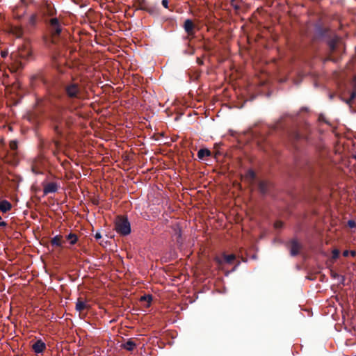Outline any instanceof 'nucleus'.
<instances>
[{
    "instance_id": "obj_26",
    "label": "nucleus",
    "mask_w": 356,
    "mask_h": 356,
    "mask_svg": "<svg viewBox=\"0 0 356 356\" xmlns=\"http://www.w3.org/2000/svg\"><path fill=\"white\" fill-rule=\"evenodd\" d=\"M161 3L164 8H168V0H162Z\"/></svg>"
},
{
    "instance_id": "obj_28",
    "label": "nucleus",
    "mask_w": 356,
    "mask_h": 356,
    "mask_svg": "<svg viewBox=\"0 0 356 356\" xmlns=\"http://www.w3.org/2000/svg\"><path fill=\"white\" fill-rule=\"evenodd\" d=\"M350 255L352 256V257H355L356 256V251L355 250H350Z\"/></svg>"
},
{
    "instance_id": "obj_15",
    "label": "nucleus",
    "mask_w": 356,
    "mask_h": 356,
    "mask_svg": "<svg viewBox=\"0 0 356 356\" xmlns=\"http://www.w3.org/2000/svg\"><path fill=\"white\" fill-rule=\"evenodd\" d=\"M211 151L208 149H200L197 152L199 159H203L204 157L211 156Z\"/></svg>"
},
{
    "instance_id": "obj_8",
    "label": "nucleus",
    "mask_w": 356,
    "mask_h": 356,
    "mask_svg": "<svg viewBox=\"0 0 356 356\" xmlns=\"http://www.w3.org/2000/svg\"><path fill=\"white\" fill-rule=\"evenodd\" d=\"M32 349L35 353H42L46 349V344L42 340H37L33 345Z\"/></svg>"
},
{
    "instance_id": "obj_14",
    "label": "nucleus",
    "mask_w": 356,
    "mask_h": 356,
    "mask_svg": "<svg viewBox=\"0 0 356 356\" xmlns=\"http://www.w3.org/2000/svg\"><path fill=\"white\" fill-rule=\"evenodd\" d=\"M66 241L63 235H57L54 236L51 240V245H61L65 243Z\"/></svg>"
},
{
    "instance_id": "obj_24",
    "label": "nucleus",
    "mask_w": 356,
    "mask_h": 356,
    "mask_svg": "<svg viewBox=\"0 0 356 356\" xmlns=\"http://www.w3.org/2000/svg\"><path fill=\"white\" fill-rule=\"evenodd\" d=\"M10 147L11 149L15 150L17 148V144L15 141H11L10 143Z\"/></svg>"
},
{
    "instance_id": "obj_22",
    "label": "nucleus",
    "mask_w": 356,
    "mask_h": 356,
    "mask_svg": "<svg viewBox=\"0 0 356 356\" xmlns=\"http://www.w3.org/2000/svg\"><path fill=\"white\" fill-rule=\"evenodd\" d=\"M140 300H145L149 302L152 300V296L151 295L144 296L141 297Z\"/></svg>"
},
{
    "instance_id": "obj_25",
    "label": "nucleus",
    "mask_w": 356,
    "mask_h": 356,
    "mask_svg": "<svg viewBox=\"0 0 356 356\" xmlns=\"http://www.w3.org/2000/svg\"><path fill=\"white\" fill-rule=\"evenodd\" d=\"M356 97V92H352V93L350 94V99L349 101H348V103H350L352 100H353Z\"/></svg>"
},
{
    "instance_id": "obj_21",
    "label": "nucleus",
    "mask_w": 356,
    "mask_h": 356,
    "mask_svg": "<svg viewBox=\"0 0 356 356\" xmlns=\"http://www.w3.org/2000/svg\"><path fill=\"white\" fill-rule=\"evenodd\" d=\"M347 225L351 229L355 228L356 227V222L354 220H349L347 222Z\"/></svg>"
},
{
    "instance_id": "obj_20",
    "label": "nucleus",
    "mask_w": 356,
    "mask_h": 356,
    "mask_svg": "<svg viewBox=\"0 0 356 356\" xmlns=\"http://www.w3.org/2000/svg\"><path fill=\"white\" fill-rule=\"evenodd\" d=\"M340 252L337 249H334L332 252V259L335 260L337 259L339 256Z\"/></svg>"
},
{
    "instance_id": "obj_6",
    "label": "nucleus",
    "mask_w": 356,
    "mask_h": 356,
    "mask_svg": "<svg viewBox=\"0 0 356 356\" xmlns=\"http://www.w3.org/2000/svg\"><path fill=\"white\" fill-rule=\"evenodd\" d=\"M8 31L17 38H22L24 34V30L21 26L10 25Z\"/></svg>"
},
{
    "instance_id": "obj_32",
    "label": "nucleus",
    "mask_w": 356,
    "mask_h": 356,
    "mask_svg": "<svg viewBox=\"0 0 356 356\" xmlns=\"http://www.w3.org/2000/svg\"><path fill=\"white\" fill-rule=\"evenodd\" d=\"M330 47H331V48H332V49H334V44L332 42V43L330 44Z\"/></svg>"
},
{
    "instance_id": "obj_19",
    "label": "nucleus",
    "mask_w": 356,
    "mask_h": 356,
    "mask_svg": "<svg viewBox=\"0 0 356 356\" xmlns=\"http://www.w3.org/2000/svg\"><path fill=\"white\" fill-rule=\"evenodd\" d=\"M144 10H147V12H149L150 14H152V15L159 13V10L157 8H154L150 6H147V7L144 8Z\"/></svg>"
},
{
    "instance_id": "obj_3",
    "label": "nucleus",
    "mask_w": 356,
    "mask_h": 356,
    "mask_svg": "<svg viewBox=\"0 0 356 356\" xmlns=\"http://www.w3.org/2000/svg\"><path fill=\"white\" fill-rule=\"evenodd\" d=\"M50 29L54 36H58L62 31L59 20L56 17L51 18L49 21Z\"/></svg>"
},
{
    "instance_id": "obj_23",
    "label": "nucleus",
    "mask_w": 356,
    "mask_h": 356,
    "mask_svg": "<svg viewBox=\"0 0 356 356\" xmlns=\"http://www.w3.org/2000/svg\"><path fill=\"white\" fill-rule=\"evenodd\" d=\"M283 226V222L282 221L277 220L274 223V227L275 229L282 228Z\"/></svg>"
},
{
    "instance_id": "obj_5",
    "label": "nucleus",
    "mask_w": 356,
    "mask_h": 356,
    "mask_svg": "<svg viewBox=\"0 0 356 356\" xmlns=\"http://www.w3.org/2000/svg\"><path fill=\"white\" fill-rule=\"evenodd\" d=\"M32 54V50L28 44L23 45L18 51V56L21 58L28 59Z\"/></svg>"
},
{
    "instance_id": "obj_11",
    "label": "nucleus",
    "mask_w": 356,
    "mask_h": 356,
    "mask_svg": "<svg viewBox=\"0 0 356 356\" xmlns=\"http://www.w3.org/2000/svg\"><path fill=\"white\" fill-rule=\"evenodd\" d=\"M136 346V342L130 339L127 342L122 343L121 347L128 351H132Z\"/></svg>"
},
{
    "instance_id": "obj_18",
    "label": "nucleus",
    "mask_w": 356,
    "mask_h": 356,
    "mask_svg": "<svg viewBox=\"0 0 356 356\" xmlns=\"http://www.w3.org/2000/svg\"><path fill=\"white\" fill-rule=\"evenodd\" d=\"M268 184L265 181H261L259 184V188L262 193H265L267 190Z\"/></svg>"
},
{
    "instance_id": "obj_31",
    "label": "nucleus",
    "mask_w": 356,
    "mask_h": 356,
    "mask_svg": "<svg viewBox=\"0 0 356 356\" xmlns=\"http://www.w3.org/2000/svg\"><path fill=\"white\" fill-rule=\"evenodd\" d=\"M19 67H12L11 71L16 72L18 70Z\"/></svg>"
},
{
    "instance_id": "obj_34",
    "label": "nucleus",
    "mask_w": 356,
    "mask_h": 356,
    "mask_svg": "<svg viewBox=\"0 0 356 356\" xmlns=\"http://www.w3.org/2000/svg\"><path fill=\"white\" fill-rule=\"evenodd\" d=\"M197 62L199 64H202V62L199 58L197 59Z\"/></svg>"
},
{
    "instance_id": "obj_17",
    "label": "nucleus",
    "mask_w": 356,
    "mask_h": 356,
    "mask_svg": "<svg viewBox=\"0 0 356 356\" xmlns=\"http://www.w3.org/2000/svg\"><path fill=\"white\" fill-rule=\"evenodd\" d=\"M302 246H291L290 254L294 257L299 254L302 252Z\"/></svg>"
},
{
    "instance_id": "obj_16",
    "label": "nucleus",
    "mask_w": 356,
    "mask_h": 356,
    "mask_svg": "<svg viewBox=\"0 0 356 356\" xmlns=\"http://www.w3.org/2000/svg\"><path fill=\"white\" fill-rule=\"evenodd\" d=\"M255 178V173L253 170H249L246 174L243 176V179L247 180L248 181H252Z\"/></svg>"
},
{
    "instance_id": "obj_4",
    "label": "nucleus",
    "mask_w": 356,
    "mask_h": 356,
    "mask_svg": "<svg viewBox=\"0 0 356 356\" xmlns=\"http://www.w3.org/2000/svg\"><path fill=\"white\" fill-rule=\"evenodd\" d=\"M236 259V256L234 254H222L220 256H217L215 258L216 261L219 264H232Z\"/></svg>"
},
{
    "instance_id": "obj_12",
    "label": "nucleus",
    "mask_w": 356,
    "mask_h": 356,
    "mask_svg": "<svg viewBox=\"0 0 356 356\" xmlns=\"http://www.w3.org/2000/svg\"><path fill=\"white\" fill-rule=\"evenodd\" d=\"M64 238L66 241V243H69L71 245L76 243L78 240L77 236L72 233L64 236Z\"/></svg>"
},
{
    "instance_id": "obj_30",
    "label": "nucleus",
    "mask_w": 356,
    "mask_h": 356,
    "mask_svg": "<svg viewBox=\"0 0 356 356\" xmlns=\"http://www.w3.org/2000/svg\"><path fill=\"white\" fill-rule=\"evenodd\" d=\"M95 238L99 239L101 238V234L99 233H96L95 235Z\"/></svg>"
},
{
    "instance_id": "obj_1",
    "label": "nucleus",
    "mask_w": 356,
    "mask_h": 356,
    "mask_svg": "<svg viewBox=\"0 0 356 356\" xmlns=\"http://www.w3.org/2000/svg\"><path fill=\"white\" fill-rule=\"evenodd\" d=\"M115 226L116 231L122 235H127L131 232L130 223L126 217L118 216Z\"/></svg>"
},
{
    "instance_id": "obj_33",
    "label": "nucleus",
    "mask_w": 356,
    "mask_h": 356,
    "mask_svg": "<svg viewBox=\"0 0 356 356\" xmlns=\"http://www.w3.org/2000/svg\"><path fill=\"white\" fill-rule=\"evenodd\" d=\"M291 245H298V244L297 241H293Z\"/></svg>"
},
{
    "instance_id": "obj_29",
    "label": "nucleus",
    "mask_w": 356,
    "mask_h": 356,
    "mask_svg": "<svg viewBox=\"0 0 356 356\" xmlns=\"http://www.w3.org/2000/svg\"><path fill=\"white\" fill-rule=\"evenodd\" d=\"M6 223L4 221L1 220V218L0 217V226H6Z\"/></svg>"
},
{
    "instance_id": "obj_10",
    "label": "nucleus",
    "mask_w": 356,
    "mask_h": 356,
    "mask_svg": "<svg viewBox=\"0 0 356 356\" xmlns=\"http://www.w3.org/2000/svg\"><path fill=\"white\" fill-rule=\"evenodd\" d=\"M90 305L86 304L82 299V298H79L77 299V302L76 303L75 309L79 312H82L84 310L89 309Z\"/></svg>"
},
{
    "instance_id": "obj_2",
    "label": "nucleus",
    "mask_w": 356,
    "mask_h": 356,
    "mask_svg": "<svg viewBox=\"0 0 356 356\" xmlns=\"http://www.w3.org/2000/svg\"><path fill=\"white\" fill-rule=\"evenodd\" d=\"M65 92L67 95L70 98H80L81 95V88L77 83H70L66 85Z\"/></svg>"
},
{
    "instance_id": "obj_27",
    "label": "nucleus",
    "mask_w": 356,
    "mask_h": 356,
    "mask_svg": "<svg viewBox=\"0 0 356 356\" xmlns=\"http://www.w3.org/2000/svg\"><path fill=\"white\" fill-rule=\"evenodd\" d=\"M350 255V251L349 250H345L343 252V257H348Z\"/></svg>"
},
{
    "instance_id": "obj_9",
    "label": "nucleus",
    "mask_w": 356,
    "mask_h": 356,
    "mask_svg": "<svg viewBox=\"0 0 356 356\" xmlns=\"http://www.w3.org/2000/svg\"><path fill=\"white\" fill-rule=\"evenodd\" d=\"M194 24L191 19H187L184 24V29L188 35H193Z\"/></svg>"
},
{
    "instance_id": "obj_7",
    "label": "nucleus",
    "mask_w": 356,
    "mask_h": 356,
    "mask_svg": "<svg viewBox=\"0 0 356 356\" xmlns=\"http://www.w3.org/2000/svg\"><path fill=\"white\" fill-rule=\"evenodd\" d=\"M58 190V184L55 182H49L43 185V193L47 195L49 193H56Z\"/></svg>"
},
{
    "instance_id": "obj_13",
    "label": "nucleus",
    "mask_w": 356,
    "mask_h": 356,
    "mask_svg": "<svg viewBox=\"0 0 356 356\" xmlns=\"http://www.w3.org/2000/svg\"><path fill=\"white\" fill-rule=\"evenodd\" d=\"M11 204L7 200H2L0 202V210L6 213L11 209Z\"/></svg>"
}]
</instances>
